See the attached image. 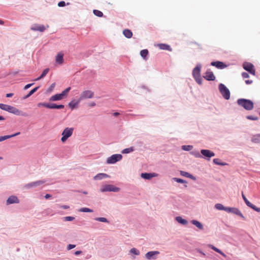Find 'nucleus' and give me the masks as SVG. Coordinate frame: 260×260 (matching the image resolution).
Here are the masks:
<instances>
[{
    "instance_id": "f257e3e1",
    "label": "nucleus",
    "mask_w": 260,
    "mask_h": 260,
    "mask_svg": "<svg viewBox=\"0 0 260 260\" xmlns=\"http://www.w3.org/2000/svg\"><path fill=\"white\" fill-rule=\"evenodd\" d=\"M0 108L16 115H24L22 114V112L17 108L8 105L0 104Z\"/></svg>"
},
{
    "instance_id": "f03ea898",
    "label": "nucleus",
    "mask_w": 260,
    "mask_h": 260,
    "mask_svg": "<svg viewBox=\"0 0 260 260\" xmlns=\"http://www.w3.org/2000/svg\"><path fill=\"white\" fill-rule=\"evenodd\" d=\"M237 103L247 110H251L253 108V102L249 100L240 99L237 100Z\"/></svg>"
},
{
    "instance_id": "7ed1b4c3",
    "label": "nucleus",
    "mask_w": 260,
    "mask_h": 260,
    "mask_svg": "<svg viewBox=\"0 0 260 260\" xmlns=\"http://www.w3.org/2000/svg\"><path fill=\"white\" fill-rule=\"evenodd\" d=\"M201 64H198L196 68H194L192 71V75L198 83L199 84H202V78L201 77Z\"/></svg>"
},
{
    "instance_id": "20e7f679",
    "label": "nucleus",
    "mask_w": 260,
    "mask_h": 260,
    "mask_svg": "<svg viewBox=\"0 0 260 260\" xmlns=\"http://www.w3.org/2000/svg\"><path fill=\"white\" fill-rule=\"evenodd\" d=\"M74 128H66L62 133V138L61 139V141L62 142H64L67 141V140L70 137L73 133Z\"/></svg>"
},
{
    "instance_id": "39448f33",
    "label": "nucleus",
    "mask_w": 260,
    "mask_h": 260,
    "mask_svg": "<svg viewBox=\"0 0 260 260\" xmlns=\"http://www.w3.org/2000/svg\"><path fill=\"white\" fill-rule=\"evenodd\" d=\"M219 91L223 96L226 99L229 100L230 98V92L228 88L223 84H220L219 85Z\"/></svg>"
},
{
    "instance_id": "423d86ee",
    "label": "nucleus",
    "mask_w": 260,
    "mask_h": 260,
    "mask_svg": "<svg viewBox=\"0 0 260 260\" xmlns=\"http://www.w3.org/2000/svg\"><path fill=\"white\" fill-rule=\"evenodd\" d=\"M122 158V156L120 154H113L108 157L107 159V164H113L120 160Z\"/></svg>"
},
{
    "instance_id": "0eeeda50",
    "label": "nucleus",
    "mask_w": 260,
    "mask_h": 260,
    "mask_svg": "<svg viewBox=\"0 0 260 260\" xmlns=\"http://www.w3.org/2000/svg\"><path fill=\"white\" fill-rule=\"evenodd\" d=\"M120 189L118 187H115L113 185H105L102 187L101 188V192L105 191H114L117 192L119 191Z\"/></svg>"
},
{
    "instance_id": "6e6552de",
    "label": "nucleus",
    "mask_w": 260,
    "mask_h": 260,
    "mask_svg": "<svg viewBox=\"0 0 260 260\" xmlns=\"http://www.w3.org/2000/svg\"><path fill=\"white\" fill-rule=\"evenodd\" d=\"M94 96V92L91 90H85L81 92L79 98V101L86 99H91Z\"/></svg>"
},
{
    "instance_id": "1a4fd4ad",
    "label": "nucleus",
    "mask_w": 260,
    "mask_h": 260,
    "mask_svg": "<svg viewBox=\"0 0 260 260\" xmlns=\"http://www.w3.org/2000/svg\"><path fill=\"white\" fill-rule=\"evenodd\" d=\"M243 68L253 75H255V71L253 65L249 62H245L243 64Z\"/></svg>"
},
{
    "instance_id": "9d476101",
    "label": "nucleus",
    "mask_w": 260,
    "mask_h": 260,
    "mask_svg": "<svg viewBox=\"0 0 260 260\" xmlns=\"http://www.w3.org/2000/svg\"><path fill=\"white\" fill-rule=\"evenodd\" d=\"M204 78L208 81H214L215 79L213 72L210 71H207L205 73Z\"/></svg>"
},
{
    "instance_id": "9b49d317",
    "label": "nucleus",
    "mask_w": 260,
    "mask_h": 260,
    "mask_svg": "<svg viewBox=\"0 0 260 260\" xmlns=\"http://www.w3.org/2000/svg\"><path fill=\"white\" fill-rule=\"evenodd\" d=\"M201 153L204 157H206L210 158L215 156V153L209 150L202 149L201 151Z\"/></svg>"
},
{
    "instance_id": "f8f14e48",
    "label": "nucleus",
    "mask_w": 260,
    "mask_h": 260,
    "mask_svg": "<svg viewBox=\"0 0 260 260\" xmlns=\"http://www.w3.org/2000/svg\"><path fill=\"white\" fill-rule=\"evenodd\" d=\"M159 253V252L158 251H151L148 252L145 254V257L148 259H155V256L158 255Z\"/></svg>"
},
{
    "instance_id": "ddd939ff",
    "label": "nucleus",
    "mask_w": 260,
    "mask_h": 260,
    "mask_svg": "<svg viewBox=\"0 0 260 260\" xmlns=\"http://www.w3.org/2000/svg\"><path fill=\"white\" fill-rule=\"evenodd\" d=\"M55 62L59 65L63 62V54L61 52L58 53L55 57Z\"/></svg>"
},
{
    "instance_id": "4468645a",
    "label": "nucleus",
    "mask_w": 260,
    "mask_h": 260,
    "mask_svg": "<svg viewBox=\"0 0 260 260\" xmlns=\"http://www.w3.org/2000/svg\"><path fill=\"white\" fill-rule=\"evenodd\" d=\"M211 64L220 69H222L226 67V66L224 64L223 62L219 61L212 62Z\"/></svg>"
},
{
    "instance_id": "2eb2a0df",
    "label": "nucleus",
    "mask_w": 260,
    "mask_h": 260,
    "mask_svg": "<svg viewBox=\"0 0 260 260\" xmlns=\"http://www.w3.org/2000/svg\"><path fill=\"white\" fill-rule=\"evenodd\" d=\"M19 201L17 197L14 196H10L7 201V204L8 205L13 203H18Z\"/></svg>"
},
{
    "instance_id": "dca6fc26",
    "label": "nucleus",
    "mask_w": 260,
    "mask_h": 260,
    "mask_svg": "<svg viewBox=\"0 0 260 260\" xmlns=\"http://www.w3.org/2000/svg\"><path fill=\"white\" fill-rule=\"evenodd\" d=\"M31 29L35 31H39L40 32H43L45 29L46 27L43 25L35 24L32 26Z\"/></svg>"
},
{
    "instance_id": "f3484780",
    "label": "nucleus",
    "mask_w": 260,
    "mask_h": 260,
    "mask_svg": "<svg viewBox=\"0 0 260 260\" xmlns=\"http://www.w3.org/2000/svg\"><path fill=\"white\" fill-rule=\"evenodd\" d=\"M142 178L145 179H150L152 177L157 176V174L155 173H142L141 175Z\"/></svg>"
},
{
    "instance_id": "a211bd4d",
    "label": "nucleus",
    "mask_w": 260,
    "mask_h": 260,
    "mask_svg": "<svg viewBox=\"0 0 260 260\" xmlns=\"http://www.w3.org/2000/svg\"><path fill=\"white\" fill-rule=\"evenodd\" d=\"M63 99L62 96L61 95V93L60 94H56L55 95H52L50 98L49 100L50 101H59Z\"/></svg>"
},
{
    "instance_id": "6ab92c4d",
    "label": "nucleus",
    "mask_w": 260,
    "mask_h": 260,
    "mask_svg": "<svg viewBox=\"0 0 260 260\" xmlns=\"http://www.w3.org/2000/svg\"><path fill=\"white\" fill-rule=\"evenodd\" d=\"M20 134V132L16 133L14 134L11 135H7L4 136H0V142L3 141L5 140H7L8 139L15 137L16 136H18Z\"/></svg>"
},
{
    "instance_id": "aec40b11",
    "label": "nucleus",
    "mask_w": 260,
    "mask_h": 260,
    "mask_svg": "<svg viewBox=\"0 0 260 260\" xmlns=\"http://www.w3.org/2000/svg\"><path fill=\"white\" fill-rule=\"evenodd\" d=\"M160 49L171 51L172 49L169 45L166 44H159L157 45Z\"/></svg>"
},
{
    "instance_id": "412c9836",
    "label": "nucleus",
    "mask_w": 260,
    "mask_h": 260,
    "mask_svg": "<svg viewBox=\"0 0 260 260\" xmlns=\"http://www.w3.org/2000/svg\"><path fill=\"white\" fill-rule=\"evenodd\" d=\"M64 108V105H57L55 104H48V108L49 109H63Z\"/></svg>"
},
{
    "instance_id": "4be33fe9",
    "label": "nucleus",
    "mask_w": 260,
    "mask_h": 260,
    "mask_svg": "<svg viewBox=\"0 0 260 260\" xmlns=\"http://www.w3.org/2000/svg\"><path fill=\"white\" fill-rule=\"evenodd\" d=\"M81 101H79V99L77 101H75V100H72L69 103V106L72 109H73L77 107V105Z\"/></svg>"
},
{
    "instance_id": "5701e85b",
    "label": "nucleus",
    "mask_w": 260,
    "mask_h": 260,
    "mask_svg": "<svg viewBox=\"0 0 260 260\" xmlns=\"http://www.w3.org/2000/svg\"><path fill=\"white\" fill-rule=\"evenodd\" d=\"M123 34L126 38H128V39L131 38L133 36L132 32L131 31V30L128 29H125L123 30Z\"/></svg>"
},
{
    "instance_id": "b1692460",
    "label": "nucleus",
    "mask_w": 260,
    "mask_h": 260,
    "mask_svg": "<svg viewBox=\"0 0 260 260\" xmlns=\"http://www.w3.org/2000/svg\"><path fill=\"white\" fill-rule=\"evenodd\" d=\"M44 182H45L43 181H36V182H32V183H29V184H27L26 186L27 187H32L33 186L40 185L44 183Z\"/></svg>"
},
{
    "instance_id": "393cba45",
    "label": "nucleus",
    "mask_w": 260,
    "mask_h": 260,
    "mask_svg": "<svg viewBox=\"0 0 260 260\" xmlns=\"http://www.w3.org/2000/svg\"><path fill=\"white\" fill-rule=\"evenodd\" d=\"M180 173L181 175H182L183 176L192 179L193 180L196 179L194 177H193L192 175H191L190 174H189L186 172L181 171Z\"/></svg>"
},
{
    "instance_id": "a878e982",
    "label": "nucleus",
    "mask_w": 260,
    "mask_h": 260,
    "mask_svg": "<svg viewBox=\"0 0 260 260\" xmlns=\"http://www.w3.org/2000/svg\"><path fill=\"white\" fill-rule=\"evenodd\" d=\"M49 71V68L45 69L43 71V72H42V74L41 75V76L40 77H39L38 78H37V79H36L35 80V81H38V80H40L41 79L43 78L48 73Z\"/></svg>"
},
{
    "instance_id": "bb28decb",
    "label": "nucleus",
    "mask_w": 260,
    "mask_h": 260,
    "mask_svg": "<svg viewBox=\"0 0 260 260\" xmlns=\"http://www.w3.org/2000/svg\"><path fill=\"white\" fill-rule=\"evenodd\" d=\"M176 220L179 223L182 224H186L188 222L186 220L183 219L180 216H177L176 217Z\"/></svg>"
},
{
    "instance_id": "cd10ccee",
    "label": "nucleus",
    "mask_w": 260,
    "mask_h": 260,
    "mask_svg": "<svg viewBox=\"0 0 260 260\" xmlns=\"http://www.w3.org/2000/svg\"><path fill=\"white\" fill-rule=\"evenodd\" d=\"M148 54V51L147 49H144L141 51L140 55L145 59L147 60V56Z\"/></svg>"
},
{
    "instance_id": "c85d7f7f",
    "label": "nucleus",
    "mask_w": 260,
    "mask_h": 260,
    "mask_svg": "<svg viewBox=\"0 0 260 260\" xmlns=\"http://www.w3.org/2000/svg\"><path fill=\"white\" fill-rule=\"evenodd\" d=\"M108 176L106 174L104 173H100L97 174L96 176H94V179L95 180H101L103 179V178L107 177Z\"/></svg>"
},
{
    "instance_id": "c756f323",
    "label": "nucleus",
    "mask_w": 260,
    "mask_h": 260,
    "mask_svg": "<svg viewBox=\"0 0 260 260\" xmlns=\"http://www.w3.org/2000/svg\"><path fill=\"white\" fill-rule=\"evenodd\" d=\"M39 88V86L38 87H36L35 88H34V89H32V90H31L29 93L26 95L24 98L23 99H26L28 98H29L30 95H31L32 94H34L35 92H36L37 91V90Z\"/></svg>"
},
{
    "instance_id": "7c9ffc66",
    "label": "nucleus",
    "mask_w": 260,
    "mask_h": 260,
    "mask_svg": "<svg viewBox=\"0 0 260 260\" xmlns=\"http://www.w3.org/2000/svg\"><path fill=\"white\" fill-rule=\"evenodd\" d=\"M231 213H233L237 215H239L242 217H243V214H242V213L240 212V211L238 208H233Z\"/></svg>"
},
{
    "instance_id": "2f4dec72",
    "label": "nucleus",
    "mask_w": 260,
    "mask_h": 260,
    "mask_svg": "<svg viewBox=\"0 0 260 260\" xmlns=\"http://www.w3.org/2000/svg\"><path fill=\"white\" fill-rule=\"evenodd\" d=\"M191 223L194 224V225H196L197 227H198L199 229H201V230H202L203 229V225L201 224V223H200L199 221H197V220H192L191 221Z\"/></svg>"
},
{
    "instance_id": "473e14b6",
    "label": "nucleus",
    "mask_w": 260,
    "mask_h": 260,
    "mask_svg": "<svg viewBox=\"0 0 260 260\" xmlns=\"http://www.w3.org/2000/svg\"><path fill=\"white\" fill-rule=\"evenodd\" d=\"M209 247H210L211 248H212L213 250H214L216 252L220 253L222 256H223L224 257L225 256V254L224 253H223L220 250H219L217 248L215 247V246H213L212 245H210L209 246Z\"/></svg>"
},
{
    "instance_id": "72a5a7b5",
    "label": "nucleus",
    "mask_w": 260,
    "mask_h": 260,
    "mask_svg": "<svg viewBox=\"0 0 260 260\" xmlns=\"http://www.w3.org/2000/svg\"><path fill=\"white\" fill-rule=\"evenodd\" d=\"M252 141L254 143H259L260 142V135L254 136L252 139Z\"/></svg>"
},
{
    "instance_id": "f704fd0d",
    "label": "nucleus",
    "mask_w": 260,
    "mask_h": 260,
    "mask_svg": "<svg viewBox=\"0 0 260 260\" xmlns=\"http://www.w3.org/2000/svg\"><path fill=\"white\" fill-rule=\"evenodd\" d=\"M134 150V148L131 147L129 148H125L122 151V153H128L133 152Z\"/></svg>"
},
{
    "instance_id": "c9c22d12",
    "label": "nucleus",
    "mask_w": 260,
    "mask_h": 260,
    "mask_svg": "<svg viewBox=\"0 0 260 260\" xmlns=\"http://www.w3.org/2000/svg\"><path fill=\"white\" fill-rule=\"evenodd\" d=\"M93 12L95 15L100 17H102L103 15V13L101 11L98 10H94Z\"/></svg>"
},
{
    "instance_id": "e433bc0d",
    "label": "nucleus",
    "mask_w": 260,
    "mask_h": 260,
    "mask_svg": "<svg viewBox=\"0 0 260 260\" xmlns=\"http://www.w3.org/2000/svg\"><path fill=\"white\" fill-rule=\"evenodd\" d=\"M215 207L216 208V209H217V210H224V207L223 205L221 204H216L215 205Z\"/></svg>"
},
{
    "instance_id": "4c0bfd02",
    "label": "nucleus",
    "mask_w": 260,
    "mask_h": 260,
    "mask_svg": "<svg viewBox=\"0 0 260 260\" xmlns=\"http://www.w3.org/2000/svg\"><path fill=\"white\" fill-rule=\"evenodd\" d=\"M130 252L131 253L134 254L135 255H138L140 254V252L138 250H137L135 248H132L130 250Z\"/></svg>"
},
{
    "instance_id": "58836bf2",
    "label": "nucleus",
    "mask_w": 260,
    "mask_h": 260,
    "mask_svg": "<svg viewBox=\"0 0 260 260\" xmlns=\"http://www.w3.org/2000/svg\"><path fill=\"white\" fill-rule=\"evenodd\" d=\"M192 146L191 145H184L182 146V148L183 150L185 151H189L192 149Z\"/></svg>"
},
{
    "instance_id": "ea45409f",
    "label": "nucleus",
    "mask_w": 260,
    "mask_h": 260,
    "mask_svg": "<svg viewBox=\"0 0 260 260\" xmlns=\"http://www.w3.org/2000/svg\"><path fill=\"white\" fill-rule=\"evenodd\" d=\"M79 211L83 212H93V211L91 209L88 208H81L79 210Z\"/></svg>"
},
{
    "instance_id": "a19ab883",
    "label": "nucleus",
    "mask_w": 260,
    "mask_h": 260,
    "mask_svg": "<svg viewBox=\"0 0 260 260\" xmlns=\"http://www.w3.org/2000/svg\"><path fill=\"white\" fill-rule=\"evenodd\" d=\"M242 196L246 204L248 206H250V205H251V203L247 199V198L245 197L243 193H242Z\"/></svg>"
},
{
    "instance_id": "79ce46f5",
    "label": "nucleus",
    "mask_w": 260,
    "mask_h": 260,
    "mask_svg": "<svg viewBox=\"0 0 260 260\" xmlns=\"http://www.w3.org/2000/svg\"><path fill=\"white\" fill-rule=\"evenodd\" d=\"M248 207H250L251 208L253 209V210H254L255 211H256L258 212H260V208L257 207L256 206H255V205H254L252 204H251V205H250V206H249Z\"/></svg>"
},
{
    "instance_id": "37998d69",
    "label": "nucleus",
    "mask_w": 260,
    "mask_h": 260,
    "mask_svg": "<svg viewBox=\"0 0 260 260\" xmlns=\"http://www.w3.org/2000/svg\"><path fill=\"white\" fill-rule=\"evenodd\" d=\"M71 89V87H69L67 88H66L64 90H63L61 93V95L62 96V97H63V96L64 95H66L69 92V91Z\"/></svg>"
},
{
    "instance_id": "c03bdc74",
    "label": "nucleus",
    "mask_w": 260,
    "mask_h": 260,
    "mask_svg": "<svg viewBox=\"0 0 260 260\" xmlns=\"http://www.w3.org/2000/svg\"><path fill=\"white\" fill-rule=\"evenodd\" d=\"M37 106L38 107H45L46 108H48V103H39L37 104Z\"/></svg>"
},
{
    "instance_id": "a18cd8bd",
    "label": "nucleus",
    "mask_w": 260,
    "mask_h": 260,
    "mask_svg": "<svg viewBox=\"0 0 260 260\" xmlns=\"http://www.w3.org/2000/svg\"><path fill=\"white\" fill-rule=\"evenodd\" d=\"M220 160L218 158H215L213 159V162L216 164V165H221V166H223L224 165V164L223 163H221L220 162Z\"/></svg>"
},
{
    "instance_id": "49530a36",
    "label": "nucleus",
    "mask_w": 260,
    "mask_h": 260,
    "mask_svg": "<svg viewBox=\"0 0 260 260\" xmlns=\"http://www.w3.org/2000/svg\"><path fill=\"white\" fill-rule=\"evenodd\" d=\"M95 220L101 222H108L107 219L105 217H98L95 218Z\"/></svg>"
},
{
    "instance_id": "de8ad7c7",
    "label": "nucleus",
    "mask_w": 260,
    "mask_h": 260,
    "mask_svg": "<svg viewBox=\"0 0 260 260\" xmlns=\"http://www.w3.org/2000/svg\"><path fill=\"white\" fill-rule=\"evenodd\" d=\"M173 179L178 183H183L186 182L185 180H184L182 179H180V178H174Z\"/></svg>"
},
{
    "instance_id": "09e8293b",
    "label": "nucleus",
    "mask_w": 260,
    "mask_h": 260,
    "mask_svg": "<svg viewBox=\"0 0 260 260\" xmlns=\"http://www.w3.org/2000/svg\"><path fill=\"white\" fill-rule=\"evenodd\" d=\"M75 219L74 217L72 216H67L64 217V220L66 221H72Z\"/></svg>"
},
{
    "instance_id": "8fccbe9b",
    "label": "nucleus",
    "mask_w": 260,
    "mask_h": 260,
    "mask_svg": "<svg viewBox=\"0 0 260 260\" xmlns=\"http://www.w3.org/2000/svg\"><path fill=\"white\" fill-rule=\"evenodd\" d=\"M76 247V245L74 244H69L67 246V249L68 250H71Z\"/></svg>"
},
{
    "instance_id": "3c124183",
    "label": "nucleus",
    "mask_w": 260,
    "mask_h": 260,
    "mask_svg": "<svg viewBox=\"0 0 260 260\" xmlns=\"http://www.w3.org/2000/svg\"><path fill=\"white\" fill-rule=\"evenodd\" d=\"M247 118L248 119L253 120H256L258 119V118L257 117H254V116H248L247 117Z\"/></svg>"
},
{
    "instance_id": "603ef678",
    "label": "nucleus",
    "mask_w": 260,
    "mask_h": 260,
    "mask_svg": "<svg viewBox=\"0 0 260 260\" xmlns=\"http://www.w3.org/2000/svg\"><path fill=\"white\" fill-rule=\"evenodd\" d=\"M66 5V3L64 1H61L58 3V7H64Z\"/></svg>"
},
{
    "instance_id": "864d4df0",
    "label": "nucleus",
    "mask_w": 260,
    "mask_h": 260,
    "mask_svg": "<svg viewBox=\"0 0 260 260\" xmlns=\"http://www.w3.org/2000/svg\"><path fill=\"white\" fill-rule=\"evenodd\" d=\"M242 76L243 78H247L249 77V74L247 73L243 72L242 74Z\"/></svg>"
},
{
    "instance_id": "5fc2aeb1",
    "label": "nucleus",
    "mask_w": 260,
    "mask_h": 260,
    "mask_svg": "<svg viewBox=\"0 0 260 260\" xmlns=\"http://www.w3.org/2000/svg\"><path fill=\"white\" fill-rule=\"evenodd\" d=\"M233 208L231 207H224V210L228 212H231Z\"/></svg>"
},
{
    "instance_id": "6e6d98bb",
    "label": "nucleus",
    "mask_w": 260,
    "mask_h": 260,
    "mask_svg": "<svg viewBox=\"0 0 260 260\" xmlns=\"http://www.w3.org/2000/svg\"><path fill=\"white\" fill-rule=\"evenodd\" d=\"M33 84H34V83H30V84H28L26 85L24 87V89H28V88L30 87Z\"/></svg>"
},
{
    "instance_id": "4d7b16f0",
    "label": "nucleus",
    "mask_w": 260,
    "mask_h": 260,
    "mask_svg": "<svg viewBox=\"0 0 260 260\" xmlns=\"http://www.w3.org/2000/svg\"><path fill=\"white\" fill-rule=\"evenodd\" d=\"M88 106L90 107H94L95 106V103L94 102H91L88 104Z\"/></svg>"
},
{
    "instance_id": "13d9d810",
    "label": "nucleus",
    "mask_w": 260,
    "mask_h": 260,
    "mask_svg": "<svg viewBox=\"0 0 260 260\" xmlns=\"http://www.w3.org/2000/svg\"><path fill=\"white\" fill-rule=\"evenodd\" d=\"M82 253V251L81 250H78V251H76L75 252V254L76 255H79L80 254H81Z\"/></svg>"
},
{
    "instance_id": "bf43d9fd",
    "label": "nucleus",
    "mask_w": 260,
    "mask_h": 260,
    "mask_svg": "<svg viewBox=\"0 0 260 260\" xmlns=\"http://www.w3.org/2000/svg\"><path fill=\"white\" fill-rule=\"evenodd\" d=\"M13 95V93H9L6 94V97H7V98L12 97Z\"/></svg>"
},
{
    "instance_id": "052dcab7",
    "label": "nucleus",
    "mask_w": 260,
    "mask_h": 260,
    "mask_svg": "<svg viewBox=\"0 0 260 260\" xmlns=\"http://www.w3.org/2000/svg\"><path fill=\"white\" fill-rule=\"evenodd\" d=\"M245 83L247 84H250L252 83V80H247L245 81Z\"/></svg>"
},
{
    "instance_id": "680f3d73",
    "label": "nucleus",
    "mask_w": 260,
    "mask_h": 260,
    "mask_svg": "<svg viewBox=\"0 0 260 260\" xmlns=\"http://www.w3.org/2000/svg\"><path fill=\"white\" fill-rule=\"evenodd\" d=\"M61 208L64 209H67L69 208V206L67 205H63L60 207Z\"/></svg>"
},
{
    "instance_id": "e2e57ef3",
    "label": "nucleus",
    "mask_w": 260,
    "mask_h": 260,
    "mask_svg": "<svg viewBox=\"0 0 260 260\" xmlns=\"http://www.w3.org/2000/svg\"><path fill=\"white\" fill-rule=\"evenodd\" d=\"M51 197V196L49 194H46L45 196V198L46 199H48L49 198H50V197Z\"/></svg>"
},
{
    "instance_id": "0e129e2a",
    "label": "nucleus",
    "mask_w": 260,
    "mask_h": 260,
    "mask_svg": "<svg viewBox=\"0 0 260 260\" xmlns=\"http://www.w3.org/2000/svg\"><path fill=\"white\" fill-rule=\"evenodd\" d=\"M119 115V113H118V112H115V113H113V115L114 116H117Z\"/></svg>"
},
{
    "instance_id": "69168bd1",
    "label": "nucleus",
    "mask_w": 260,
    "mask_h": 260,
    "mask_svg": "<svg viewBox=\"0 0 260 260\" xmlns=\"http://www.w3.org/2000/svg\"><path fill=\"white\" fill-rule=\"evenodd\" d=\"M5 119V118L3 116L0 115V120L4 121Z\"/></svg>"
},
{
    "instance_id": "338daca9",
    "label": "nucleus",
    "mask_w": 260,
    "mask_h": 260,
    "mask_svg": "<svg viewBox=\"0 0 260 260\" xmlns=\"http://www.w3.org/2000/svg\"><path fill=\"white\" fill-rule=\"evenodd\" d=\"M54 86H55V83H53V84L51 85L50 87H51V88H53L54 87Z\"/></svg>"
},
{
    "instance_id": "774afa93",
    "label": "nucleus",
    "mask_w": 260,
    "mask_h": 260,
    "mask_svg": "<svg viewBox=\"0 0 260 260\" xmlns=\"http://www.w3.org/2000/svg\"><path fill=\"white\" fill-rule=\"evenodd\" d=\"M4 24V22L2 20H0V24Z\"/></svg>"
}]
</instances>
